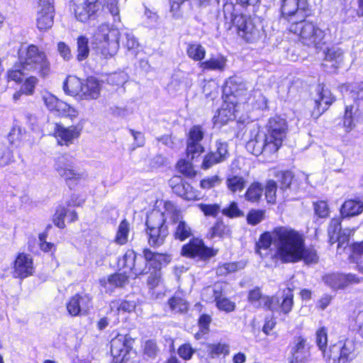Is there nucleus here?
<instances>
[{
  "instance_id": "obj_4",
  "label": "nucleus",
  "mask_w": 363,
  "mask_h": 363,
  "mask_svg": "<svg viewBox=\"0 0 363 363\" xmlns=\"http://www.w3.org/2000/svg\"><path fill=\"white\" fill-rule=\"evenodd\" d=\"M170 261L169 256L164 254L155 253L148 249L143 250V256L137 255L133 250H128L123 257L119 259L118 265L123 269L131 272L135 277L147 274L148 263L157 262L160 264L168 263Z\"/></svg>"
},
{
  "instance_id": "obj_1",
  "label": "nucleus",
  "mask_w": 363,
  "mask_h": 363,
  "mask_svg": "<svg viewBox=\"0 0 363 363\" xmlns=\"http://www.w3.org/2000/svg\"><path fill=\"white\" fill-rule=\"evenodd\" d=\"M287 125L286 120L280 117L269 119L267 133L254 126L250 133V139L246 143V149L254 155L258 156L265 152H276L281 146L286 138Z\"/></svg>"
},
{
  "instance_id": "obj_9",
  "label": "nucleus",
  "mask_w": 363,
  "mask_h": 363,
  "mask_svg": "<svg viewBox=\"0 0 363 363\" xmlns=\"http://www.w3.org/2000/svg\"><path fill=\"white\" fill-rule=\"evenodd\" d=\"M54 168L69 186L77 184L87 177L85 171L75 167L73 157L67 154L55 158Z\"/></svg>"
},
{
  "instance_id": "obj_2",
  "label": "nucleus",
  "mask_w": 363,
  "mask_h": 363,
  "mask_svg": "<svg viewBox=\"0 0 363 363\" xmlns=\"http://www.w3.org/2000/svg\"><path fill=\"white\" fill-rule=\"evenodd\" d=\"M119 39H121L123 45L133 55L139 43L131 33L121 34L117 29L111 28L108 24L100 25L94 31L92 36L91 44L93 48L98 54L105 59L113 57L119 48Z\"/></svg>"
},
{
  "instance_id": "obj_46",
  "label": "nucleus",
  "mask_w": 363,
  "mask_h": 363,
  "mask_svg": "<svg viewBox=\"0 0 363 363\" xmlns=\"http://www.w3.org/2000/svg\"><path fill=\"white\" fill-rule=\"evenodd\" d=\"M88 38L84 36H80L77 38V60L82 61L85 60L89 53V48L88 45Z\"/></svg>"
},
{
  "instance_id": "obj_62",
  "label": "nucleus",
  "mask_w": 363,
  "mask_h": 363,
  "mask_svg": "<svg viewBox=\"0 0 363 363\" xmlns=\"http://www.w3.org/2000/svg\"><path fill=\"white\" fill-rule=\"evenodd\" d=\"M222 162L221 160L217 157L216 153L210 152L206 155L203 160L201 167L203 169H208L216 164Z\"/></svg>"
},
{
  "instance_id": "obj_49",
  "label": "nucleus",
  "mask_w": 363,
  "mask_h": 363,
  "mask_svg": "<svg viewBox=\"0 0 363 363\" xmlns=\"http://www.w3.org/2000/svg\"><path fill=\"white\" fill-rule=\"evenodd\" d=\"M128 276L126 275V271L123 273H116L111 275L107 281V284L114 287L123 286L128 283Z\"/></svg>"
},
{
  "instance_id": "obj_13",
  "label": "nucleus",
  "mask_w": 363,
  "mask_h": 363,
  "mask_svg": "<svg viewBox=\"0 0 363 363\" xmlns=\"http://www.w3.org/2000/svg\"><path fill=\"white\" fill-rule=\"evenodd\" d=\"M43 101L46 108L55 115L67 117L71 120L78 116V111L74 107L58 99L50 93L44 94Z\"/></svg>"
},
{
  "instance_id": "obj_64",
  "label": "nucleus",
  "mask_w": 363,
  "mask_h": 363,
  "mask_svg": "<svg viewBox=\"0 0 363 363\" xmlns=\"http://www.w3.org/2000/svg\"><path fill=\"white\" fill-rule=\"evenodd\" d=\"M314 210L317 216L320 218H326L329 215V208L327 203L324 201H320L314 203Z\"/></svg>"
},
{
  "instance_id": "obj_10",
  "label": "nucleus",
  "mask_w": 363,
  "mask_h": 363,
  "mask_svg": "<svg viewBox=\"0 0 363 363\" xmlns=\"http://www.w3.org/2000/svg\"><path fill=\"white\" fill-rule=\"evenodd\" d=\"M164 209L167 217H169L175 225L174 236L175 239L184 241L193 235V230L191 226L182 219L181 212L177 209L174 203L164 201Z\"/></svg>"
},
{
  "instance_id": "obj_43",
  "label": "nucleus",
  "mask_w": 363,
  "mask_h": 363,
  "mask_svg": "<svg viewBox=\"0 0 363 363\" xmlns=\"http://www.w3.org/2000/svg\"><path fill=\"white\" fill-rule=\"evenodd\" d=\"M130 228L126 220L121 222L115 238V242L118 245H124L128 242Z\"/></svg>"
},
{
  "instance_id": "obj_55",
  "label": "nucleus",
  "mask_w": 363,
  "mask_h": 363,
  "mask_svg": "<svg viewBox=\"0 0 363 363\" xmlns=\"http://www.w3.org/2000/svg\"><path fill=\"white\" fill-rule=\"evenodd\" d=\"M222 213L229 218H235L243 216L242 211L238 208L236 202H232L229 206L222 209Z\"/></svg>"
},
{
  "instance_id": "obj_33",
  "label": "nucleus",
  "mask_w": 363,
  "mask_h": 363,
  "mask_svg": "<svg viewBox=\"0 0 363 363\" xmlns=\"http://www.w3.org/2000/svg\"><path fill=\"white\" fill-rule=\"evenodd\" d=\"M82 82L75 76H69L63 84V90L65 94L70 96L80 95L82 89Z\"/></svg>"
},
{
  "instance_id": "obj_22",
  "label": "nucleus",
  "mask_w": 363,
  "mask_h": 363,
  "mask_svg": "<svg viewBox=\"0 0 363 363\" xmlns=\"http://www.w3.org/2000/svg\"><path fill=\"white\" fill-rule=\"evenodd\" d=\"M291 353L292 358L290 363H308L311 360V346L301 336L294 339Z\"/></svg>"
},
{
  "instance_id": "obj_58",
  "label": "nucleus",
  "mask_w": 363,
  "mask_h": 363,
  "mask_svg": "<svg viewBox=\"0 0 363 363\" xmlns=\"http://www.w3.org/2000/svg\"><path fill=\"white\" fill-rule=\"evenodd\" d=\"M14 161L12 151L8 147L0 149V167H5Z\"/></svg>"
},
{
  "instance_id": "obj_14",
  "label": "nucleus",
  "mask_w": 363,
  "mask_h": 363,
  "mask_svg": "<svg viewBox=\"0 0 363 363\" xmlns=\"http://www.w3.org/2000/svg\"><path fill=\"white\" fill-rule=\"evenodd\" d=\"M54 13L53 0H39L36 24L40 30H47L52 26Z\"/></svg>"
},
{
  "instance_id": "obj_54",
  "label": "nucleus",
  "mask_w": 363,
  "mask_h": 363,
  "mask_svg": "<svg viewBox=\"0 0 363 363\" xmlns=\"http://www.w3.org/2000/svg\"><path fill=\"white\" fill-rule=\"evenodd\" d=\"M277 184L272 180L267 182L265 186V196L268 203H274L276 201Z\"/></svg>"
},
{
  "instance_id": "obj_50",
  "label": "nucleus",
  "mask_w": 363,
  "mask_h": 363,
  "mask_svg": "<svg viewBox=\"0 0 363 363\" xmlns=\"http://www.w3.org/2000/svg\"><path fill=\"white\" fill-rule=\"evenodd\" d=\"M203 92L206 98H209L213 100L218 96L219 86L214 80L208 81L204 84Z\"/></svg>"
},
{
  "instance_id": "obj_26",
  "label": "nucleus",
  "mask_w": 363,
  "mask_h": 363,
  "mask_svg": "<svg viewBox=\"0 0 363 363\" xmlns=\"http://www.w3.org/2000/svg\"><path fill=\"white\" fill-rule=\"evenodd\" d=\"M363 118V113L359 110L358 105L354 103L350 106H346L345 114L342 118V125L347 132L353 130L357 123Z\"/></svg>"
},
{
  "instance_id": "obj_8",
  "label": "nucleus",
  "mask_w": 363,
  "mask_h": 363,
  "mask_svg": "<svg viewBox=\"0 0 363 363\" xmlns=\"http://www.w3.org/2000/svg\"><path fill=\"white\" fill-rule=\"evenodd\" d=\"M167 216L164 209L163 212L158 210L152 211L147 216L146 225L148 234V242L152 247L162 245L168 235L165 220Z\"/></svg>"
},
{
  "instance_id": "obj_6",
  "label": "nucleus",
  "mask_w": 363,
  "mask_h": 363,
  "mask_svg": "<svg viewBox=\"0 0 363 363\" xmlns=\"http://www.w3.org/2000/svg\"><path fill=\"white\" fill-rule=\"evenodd\" d=\"M18 62L23 69L39 72L43 77L50 71V64L45 52L34 45L21 47L18 51Z\"/></svg>"
},
{
  "instance_id": "obj_45",
  "label": "nucleus",
  "mask_w": 363,
  "mask_h": 363,
  "mask_svg": "<svg viewBox=\"0 0 363 363\" xmlns=\"http://www.w3.org/2000/svg\"><path fill=\"white\" fill-rule=\"evenodd\" d=\"M262 192L263 189L261 184L253 183L247 189L245 193V199L250 202L258 201L262 195Z\"/></svg>"
},
{
  "instance_id": "obj_19",
  "label": "nucleus",
  "mask_w": 363,
  "mask_h": 363,
  "mask_svg": "<svg viewBox=\"0 0 363 363\" xmlns=\"http://www.w3.org/2000/svg\"><path fill=\"white\" fill-rule=\"evenodd\" d=\"M81 133V129L77 125H70L65 127L60 124L55 123L54 128V135L57 140V144L67 147L73 144L74 140L77 139Z\"/></svg>"
},
{
  "instance_id": "obj_53",
  "label": "nucleus",
  "mask_w": 363,
  "mask_h": 363,
  "mask_svg": "<svg viewBox=\"0 0 363 363\" xmlns=\"http://www.w3.org/2000/svg\"><path fill=\"white\" fill-rule=\"evenodd\" d=\"M197 206L206 216L216 217L220 211V206L217 203H199Z\"/></svg>"
},
{
  "instance_id": "obj_24",
  "label": "nucleus",
  "mask_w": 363,
  "mask_h": 363,
  "mask_svg": "<svg viewBox=\"0 0 363 363\" xmlns=\"http://www.w3.org/2000/svg\"><path fill=\"white\" fill-rule=\"evenodd\" d=\"M315 91L316 96L313 99L315 108L317 110V114L320 115L332 104L335 98L331 91L322 85H318Z\"/></svg>"
},
{
  "instance_id": "obj_7",
  "label": "nucleus",
  "mask_w": 363,
  "mask_h": 363,
  "mask_svg": "<svg viewBox=\"0 0 363 363\" xmlns=\"http://www.w3.org/2000/svg\"><path fill=\"white\" fill-rule=\"evenodd\" d=\"M289 30L298 35L301 43L308 47L320 50L326 43L325 31L313 22L302 19L292 23Z\"/></svg>"
},
{
  "instance_id": "obj_52",
  "label": "nucleus",
  "mask_w": 363,
  "mask_h": 363,
  "mask_svg": "<svg viewBox=\"0 0 363 363\" xmlns=\"http://www.w3.org/2000/svg\"><path fill=\"white\" fill-rule=\"evenodd\" d=\"M25 71L21 66H19V63L16 62L12 68L8 70L7 78L9 80L20 82L23 79Z\"/></svg>"
},
{
  "instance_id": "obj_21",
  "label": "nucleus",
  "mask_w": 363,
  "mask_h": 363,
  "mask_svg": "<svg viewBox=\"0 0 363 363\" xmlns=\"http://www.w3.org/2000/svg\"><path fill=\"white\" fill-rule=\"evenodd\" d=\"M249 302L255 308H263L272 311L279 308V299L277 296H262L259 288L249 291Z\"/></svg>"
},
{
  "instance_id": "obj_31",
  "label": "nucleus",
  "mask_w": 363,
  "mask_h": 363,
  "mask_svg": "<svg viewBox=\"0 0 363 363\" xmlns=\"http://www.w3.org/2000/svg\"><path fill=\"white\" fill-rule=\"evenodd\" d=\"M357 356L356 345L352 340L347 339L340 347L338 363H350Z\"/></svg>"
},
{
  "instance_id": "obj_63",
  "label": "nucleus",
  "mask_w": 363,
  "mask_h": 363,
  "mask_svg": "<svg viewBox=\"0 0 363 363\" xmlns=\"http://www.w3.org/2000/svg\"><path fill=\"white\" fill-rule=\"evenodd\" d=\"M216 151L214 152L217 157L223 162L228 157V144L220 140L216 141Z\"/></svg>"
},
{
  "instance_id": "obj_34",
  "label": "nucleus",
  "mask_w": 363,
  "mask_h": 363,
  "mask_svg": "<svg viewBox=\"0 0 363 363\" xmlns=\"http://www.w3.org/2000/svg\"><path fill=\"white\" fill-rule=\"evenodd\" d=\"M272 243L274 245V230L272 233L267 232L260 236L257 243V252L261 257H267L268 250Z\"/></svg>"
},
{
  "instance_id": "obj_18",
  "label": "nucleus",
  "mask_w": 363,
  "mask_h": 363,
  "mask_svg": "<svg viewBox=\"0 0 363 363\" xmlns=\"http://www.w3.org/2000/svg\"><path fill=\"white\" fill-rule=\"evenodd\" d=\"M324 283L332 289H342L347 286L357 284L361 281L360 279L352 274H328L323 277Z\"/></svg>"
},
{
  "instance_id": "obj_20",
  "label": "nucleus",
  "mask_w": 363,
  "mask_h": 363,
  "mask_svg": "<svg viewBox=\"0 0 363 363\" xmlns=\"http://www.w3.org/2000/svg\"><path fill=\"white\" fill-rule=\"evenodd\" d=\"M133 340L127 335H118L111 341V352L116 361L124 362L130 349Z\"/></svg>"
},
{
  "instance_id": "obj_15",
  "label": "nucleus",
  "mask_w": 363,
  "mask_h": 363,
  "mask_svg": "<svg viewBox=\"0 0 363 363\" xmlns=\"http://www.w3.org/2000/svg\"><path fill=\"white\" fill-rule=\"evenodd\" d=\"M204 136V129L200 125H196L191 128L186 142V154L188 157L193 160L204 151V147L201 141Z\"/></svg>"
},
{
  "instance_id": "obj_17",
  "label": "nucleus",
  "mask_w": 363,
  "mask_h": 363,
  "mask_svg": "<svg viewBox=\"0 0 363 363\" xmlns=\"http://www.w3.org/2000/svg\"><path fill=\"white\" fill-rule=\"evenodd\" d=\"M100 8L96 0H74L73 10L76 18L81 22L88 21Z\"/></svg>"
},
{
  "instance_id": "obj_48",
  "label": "nucleus",
  "mask_w": 363,
  "mask_h": 363,
  "mask_svg": "<svg viewBox=\"0 0 363 363\" xmlns=\"http://www.w3.org/2000/svg\"><path fill=\"white\" fill-rule=\"evenodd\" d=\"M67 209L63 205H59L53 216V223L59 228H64L65 227V218L67 216Z\"/></svg>"
},
{
  "instance_id": "obj_36",
  "label": "nucleus",
  "mask_w": 363,
  "mask_h": 363,
  "mask_svg": "<svg viewBox=\"0 0 363 363\" xmlns=\"http://www.w3.org/2000/svg\"><path fill=\"white\" fill-rule=\"evenodd\" d=\"M206 352L211 358H216L220 355L225 357L230 352V347L225 343L208 344L206 346Z\"/></svg>"
},
{
  "instance_id": "obj_35",
  "label": "nucleus",
  "mask_w": 363,
  "mask_h": 363,
  "mask_svg": "<svg viewBox=\"0 0 363 363\" xmlns=\"http://www.w3.org/2000/svg\"><path fill=\"white\" fill-rule=\"evenodd\" d=\"M235 118V110L234 106L228 104H224L221 108L218 111V114L214 117L216 122L222 124L226 123Z\"/></svg>"
},
{
  "instance_id": "obj_60",
  "label": "nucleus",
  "mask_w": 363,
  "mask_h": 363,
  "mask_svg": "<svg viewBox=\"0 0 363 363\" xmlns=\"http://www.w3.org/2000/svg\"><path fill=\"white\" fill-rule=\"evenodd\" d=\"M264 217V211L262 210H252L249 212L247 220L251 225H257L260 223Z\"/></svg>"
},
{
  "instance_id": "obj_28",
  "label": "nucleus",
  "mask_w": 363,
  "mask_h": 363,
  "mask_svg": "<svg viewBox=\"0 0 363 363\" xmlns=\"http://www.w3.org/2000/svg\"><path fill=\"white\" fill-rule=\"evenodd\" d=\"M205 291L208 294H213L216 306L220 311L226 313L232 312L235 308V303L230 299L221 296V289L220 287L216 286L213 288L208 287Z\"/></svg>"
},
{
  "instance_id": "obj_3",
  "label": "nucleus",
  "mask_w": 363,
  "mask_h": 363,
  "mask_svg": "<svg viewBox=\"0 0 363 363\" xmlns=\"http://www.w3.org/2000/svg\"><path fill=\"white\" fill-rule=\"evenodd\" d=\"M304 239L296 230L287 227L274 229V247L276 252L272 258L283 263H294L300 261Z\"/></svg>"
},
{
  "instance_id": "obj_61",
  "label": "nucleus",
  "mask_w": 363,
  "mask_h": 363,
  "mask_svg": "<svg viewBox=\"0 0 363 363\" xmlns=\"http://www.w3.org/2000/svg\"><path fill=\"white\" fill-rule=\"evenodd\" d=\"M38 79L35 77H30L24 82L21 89L26 95H32L34 92L35 86Z\"/></svg>"
},
{
  "instance_id": "obj_12",
  "label": "nucleus",
  "mask_w": 363,
  "mask_h": 363,
  "mask_svg": "<svg viewBox=\"0 0 363 363\" xmlns=\"http://www.w3.org/2000/svg\"><path fill=\"white\" fill-rule=\"evenodd\" d=\"M217 252V250L206 247L201 239L192 238L183 245L181 254L189 258L207 259L215 256Z\"/></svg>"
},
{
  "instance_id": "obj_25",
  "label": "nucleus",
  "mask_w": 363,
  "mask_h": 363,
  "mask_svg": "<svg viewBox=\"0 0 363 363\" xmlns=\"http://www.w3.org/2000/svg\"><path fill=\"white\" fill-rule=\"evenodd\" d=\"M248 87L243 80L238 77L228 78L223 88L224 94L229 96L243 97Z\"/></svg>"
},
{
  "instance_id": "obj_32",
  "label": "nucleus",
  "mask_w": 363,
  "mask_h": 363,
  "mask_svg": "<svg viewBox=\"0 0 363 363\" xmlns=\"http://www.w3.org/2000/svg\"><path fill=\"white\" fill-rule=\"evenodd\" d=\"M362 211L363 202L355 199L345 201L340 210L342 218L355 216L362 213Z\"/></svg>"
},
{
  "instance_id": "obj_59",
  "label": "nucleus",
  "mask_w": 363,
  "mask_h": 363,
  "mask_svg": "<svg viewBox=\"0 0 363 363\" xmlns=\"http://www.w3.org/2000/svg\"><path fill=\"white\" fill-rule=\"evenodd\" d=\"M238 266L235 262L223 264L216 269V274L218 276H225L238 270Z\"/></svg>"
},
{
  "instance_id": "obj_30",
  "label": "nucleus",
  "mask_w": 363,
  "mask_h": 363,
  "mask_svg": "<svg viewBox=\"0 0 363 363\" xmlns=\"http://www.w3.org/2000/svg\"><path fill=\"white\" fill-rule=\"evenodd\" d=\"M101 91V85L98 80L94 77H89L84 84L80 96L86 99H96L99 98Z\"/></svg>"
},
{
  "instance_id": "obj_38",
  "label": "nucleus",
  "mask_w": 363,
  "mask_h": 363,
  "mask_svg": "<svg viewBox=\"0 0 363 363\" xmlns=\"http://www.w3.org/2000/svg\"><path fill=\"white\" fill-rule=\"evenodd\" d=\"M188 57L194 61H201L206 56V49L199 43H190L186 48Z\"/></svg>"
},
{
  "instance_id": "obj_56",
  "label": "nucleus",
  "mask_w": 363,
  "mask_h": 363,
  "mask_svg": "<svg viewBox=\"0 0 363 363\" xmlns=\"http://www.w3.org/2000/svg\"><path fill=\"white\" fill-rule=\"evenodd\" d=\"M222 182L221 178L218 175H213L203 179L200 182V186L203 189H210L214 186H218Z\"/></svg>"
},
{
  "instance_id": "obj_41",
  "label": "nucleus",
  "mask_w": 363,
  "mask_h": 363,
  "mask_svg": "<svg viewBox=\"0 0 363 363\" xmlns=\"http://www.w3.org/2000/svg\"><path fill=\"white\" fill-rule=\"evenodd\" d=\"M169 306L172 311L176 313H184L188 309L189 304L186 300L179 294H175L169 300Z\"/></svg>"
},
{
  "instance_id": "obj_47",
  "label": "nucleus",
  "mask_w": 363,
  "mask_h": 363,
  "mask_svg": "<svg viewBox=\"0 0 363 363\" xmlns=\"http://www.w3.org/2000/svg\"><path fill=\"white\" fill-rule=\"evenodd\" d=\"M328 235L333 242H336L340 238L342 231L340 218H333L331 220L328 227Z\"/></svg>"
},
{
  "instance_id": "obj_57",
  "label": "nucleus",
  "mask_w": 363,
  "mask_h": 363,
  "mask_svg": "<svg viewBox=\"0 0 363 363\" xmlns=\"http://www.w3.org/2000/svg\"><path fill=\"white\" fill-rule=\"evenodd\" d=\"M301 259H303L307 264L314 263L318 260L316 252L313 249H306L305 242L303 244V250L300 257V260Z\"/></svg>"
},
{
  "instance_id": "obj_37",
  "label": "nucleus",
  "mask_w": 363,
  "mask_h": 363,
  "mask_svg": "<svg viewBox=\"0 0 363 363\" xmlns=\"http://www.w3.org/2000/svg\"><path fill=\"white\" fill-rule=\"evenodd\" d=\"M135 308V303L134 301L116 300L110 303V309L111 312L130 313L133 311Z\"/></svg>"
},
{
  "instance_id": "obj_5",
  "label": "nucleus",
  "mask_w": 363,
  "mask_h": 363,
  "mask_svg": "<svg viewBox=\"0 0 363 363\" xmlns=\"http://www.w3.org/2000/svg\"><path fill=\"white\" fill-rule=\"evenodd\" d=\"M225 24L228 29L234 26L239 35L248 43H253L259 38V30L252 23L250 17L239 13L235 6L230 2L223 6Z\"/></svg>"
},
{
  "instance_id": "obj_16",
  "label": "nucleus",
  "mask_w": 363,
  "mask_h": 363,
  "mask_svg": "<svg viewBox=\"0 0 363 363\" xmlns=\"http://www.w3.org/2000/svg\"><path fill=\"white\" fill-rule=\"evenodd\" d=\"M34 272V264L32 257L26 253H18L13 264L12 274L14 278L23 279Z\"/></svg>"
},
{
  "instance_id": "obj_40",
  "label": "nucleus",
  "mask_w": 363,
  "mask_h": 363,
  "mask_svg": "<svg viewBox=\"0 0 363 363\" xmlns=\"http://www.w3.org/2000/svg\"><path fill=\"white\" fill-rule=\"evenodd\" d=\"M245 180L240 176H229L225 182L226 186L232 193L241 191L245 186Z\"/></svg>"
},
{
  "instance_id": "obj_39",
  "label": "nucleus",
  "mask_w": 363,
  "mask_h": 363,
  "mask_svg": "<svg viewBox=\"0 0 363 363\" xmlns=\"http://www.w3.org/2000/svg\"><path fill=\"white\" fill-rule=\"evenodd\" d=\"M350 327L363 337V306L354 311Z\"/></svg>"
},
{
  "instance_id": "obj_27",
  "label": "nucleus",
  "mask_w": 363,
  "mask_h": 363,
  "mask_svg": "<svg viewBox=\"0 0 363 363\" xmlns=\"http://www.w3.org/2000/svg\"><path fill=\"white\" fill-rule=\"evenodd\" d=\"M90 298L86 295L76 294L67 303V309L72 316L85 313L89 308Z\"/></svg>"
},
{
  "instance_id": "obj_51",
  "label": "nucleus",
  "mask_w": 363,
  "mask_h": 363,
  "mask_svg": "<svg viewBox=\"0 0 363 363\" xmlns=\"http://www.w3.org/2000/svg\"><path fill=\"white\" fill-rule=\"evenodd\" d=\"M315 342L319 350L325 352L328 345V335L325 328H320L316 331Z\"/></svg>"
},
{
  "instance_id": "obj_11",
  "label": "nucleus",
  "mask_w": 363,
  "mask_h": 363,
  "mask_svg": "<svg viewBox=\"0 0 363 363\" xmlns=\"http://www.w3.org/2000/svg\"><path fill=\"white\" fill-rule=\"evenodd\" d=\"M308 7L307 0H281V15L291 23L298 22L306 18Z\"/></svg>"
},
{
  "instance_id": "obj_29",
  "label": "nucleus",
  "mask_w": 363,
  "mask_h": 363,
  "mask_svg": "<svg viewBox=\"0 0 363 363\" xmlns=\"http://www.w3.org/2000/svg\"><path fill=\"white\" fill-rule=\"evenodd\" d=\"M227 58L222 55H218L211 57L208 60L199 63V67L205 71H218L223 72L227 67Z\"/></svg>"
},
{
  "instance_id": "obj_44",
  "label": "nucleus",
  "mask_w": 363,
  "mask_h": 363,
  "mask_svg": "<svg viewBox=\"0 0 363 363\" xmlns=\"http://www.w3.org/2000/svg\"><path fill=\"white\" fill-rule=\"evenodd\" d=\"M211 238L218 237L220 238H229L231 235V230L229 226L225 225L223 222H218L211 229Z\"/></svg>"
},
{
  "instance_id": "obj_23",
  "label": "nucleus",
  "mask_w": 363,
  "mask_h": 363,
  "mask_svg": "<svg viewBox=\"0 0 363 363\" xmlns=\"http://www.w3.org/2000/svg\"><path fill=\"white\" fill-rule=\"evenodd\" d=\"M343 51L341 48L333 46L325 52L323 66L327 72H335L343 62Z\"/></svg>"
},
{
  "instance_id": "obj_42",
  "label": "nucleus",
  "mask_w": 363,
  "mask_h": 363,
  "mask_svg": "<svg viewBox=\"0 0 363 363\" xmlns=\"http://www.w3.org/2000/svg\"><path fill=\"white\" fill-rule=\"evenodd\" d=\"M294 295L292 291L288 289L286 291H284V295L282 297L281 303L279 302V308L275 311L280 310L285 314L289 313L293 307L294 305Z\"/></svg>"
}]
</instances>
